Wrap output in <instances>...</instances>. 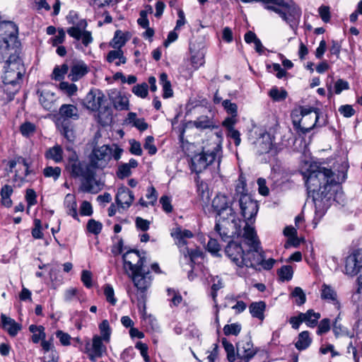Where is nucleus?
<instances>
[{"label": "nucleus", "mask_w": 362, "mask_h": 362, "mask_svg": "<svg viewBox=\"0 0 362 362\" xmlns=\"http://www.w3.org/2000/svg\"><path fill=\"white\" fill-rule=\"evenodd\" d=\"M264 8L279 14L289 26L294 29L299 23L301 10L292 0H262Z\"/></svg>", "instance_id": "f03ea898"}, {"label": "nucleus", "mask_w": 362, "mask_h": 362, "mask_svg": "<svg viewBox=\"0 0 362 362\" xmlns=\"http://www.w3.org/2000/svg\"><path fill=\"white\" fill-rule=\"evenodd\" d=\"M362 266V254L355 251L349 255L345 261V273L350 276L356 275Z\"/></svg>", "instance_id": "aec40b11"}, {"label": "nucleus", "mask_w": 362, "mask_h": 362, "mask_svg": "<svg viewBox=\"0 0 362 362\" xmlns=\"http://www.w3.org/2000/svg\"><path fill=\"white\" fill-rule=\"evenodd\" d=\"M99 329L101 334V338L105 341H109L110 334H111V329L109 325V322L107 320H104L102 321V322L99 325Z\"/></svg>", "instance_id": "49530a36"}, {"label": "nucleus", "mask_w": 362, "mask_h": 362, "mask_svg": "<svg viewBox=\"0 0 362 362\" xmlns=\"http://www.w3.org/2000/svg\"><path fill=\"white\" fill-rule=\"evenodd\" d=\"M212 206L217 212L218 217L235 216V212L231 207L229 198L223 194H218L214 198Z\"/></svg>", "instance_id": "dca6fc26"}, {"label": "nucleus", "mask_w": 362, "mask_h": 362, "mask_svg": "<svg viewBox=\"0 0 362 362\" xmlns=\"http://www.w3.org/2000/svg\"><path fill=\"white\" fill-rule=\"evenodd\" d=\"M171 236L173 238L175 244L178 247L184 246L187 244L186 239L193 237V233L189 230L183 229L180 226H176L171 230Z\"/></svg>", "instance_id": "5701e85b"}, {"label": "nucleus", "mask_w": 362, "mask_h": 362, "mask_svg": "<svg viewBox=\"0 0 362 362\" xmlns=\"http://www.w3.org/2000/svg\"><path fill=\"white\" fill-rule=\"evenodd\" d=\"M192 124L196 128L200 129L216 128L213 120L205 115L199 117L196 120L192 122Z\"/></svg>", "instance_id": "72a5a7b5"}, {"label": "nucleus", "mask_w": 362, "mask_h": 362, "mask_svg": "<svg viewBox=\"0 0 362 362\" xmlns=\"http://www.w3.org/2000/svg\"><path fill=\"white\" fill-rule=\"evenodd\" d=\"M122 151V149L117 146H95L90 153L88 159L95 170L96 169L103 170L107 166L112 158L118 160L121 158Z\"/></svg>", "instance_id": "20e7f679"}, {"label": "nucleus", "mask_w": 362, "mask_h": 362, "mask_svg": "<svg viewBox=\"0 0 362 362\" xmlns=\"http://www.w3.org/2000/svg\"><path fill=\"white\" fill-rule=\"evenodd\" d=\"M103 339L95 335L93 338V354L89 355V358L91 361H95V357H101L105 351L106 349L104 344H103Z\"/></svg>", "instance_id": "cd10ccee"}, {"label": "nucleus", "mask_w": 362, "mask_h": 362, "mask_svg": "<svg viewBox=\"0 0 362 362\" xmlns=\"http://www.w3.org/2000/svg\"><path fill=\"white\" fill-rule=\"evenodd\" d=\"M337 293L330 286L323 284L322 286L321 297L324 300L337 302Z\"/></svg>", "instance_id": "a19ab883"}, {"label": "nucleus", "mask_w": 362, "mask_h": 362, "mask_svg": "<svg viewBox=\"0 0 362 362\" xmlns=\"http://www.w3.org/2000/svg\"><path fill=\"white\" fill-rule=\"evenodd\" d=\"M270 98L276 102L284 100L288 93L286 90L282 88H278L277 87H273L269 92Z\"/></svg>", "instance_id": "ea45409f"}, {"label": "nucleus", "mask_w": 362, "mask_h": 362, "mask_svg": "<svg viewBox=\"0 0 362 362\" xmlns=\"http://www.w3.org/2000/svg\"><path fill=\"white\" fill-rule=\"evenodd\" d=\"M64 204L67 214L78 220L76 197L72 194H67L64 198Z\"/></svg>", "instance_id": "bb28decb"}, {"label": "nucleus", "mask_w": 362, "mask_h": 362, "mask_svg": "<svg viewBox=\"0 0 362 362\" xmlns=\"http://www.w3.org/2000/svg\"><path fill=\"white\" fill-rule=\"evenodd\" d=\"M132 173L131 168H129V165H127L126 163H122L119 165L117 171V176L119 179H124L128 176H129Z\"/></svg>", "instance_id": "bf43d9fd"}, {"label": "nucleus", "mask_w": 362, "mask_h": 362, "mask_svg": "<svg viewBox=\"0 0 362 362\" xmlns=\"http://www.w3.org/2000/svg\"><path fill=\"white\" fill-rule=\"evenodd\" d=\"M153 141L154 138L152 136H148L145 139L144 147L150 155H154L157 152V148L153 144Z\"/></svg>", "instance_id": "052dcab7"}, {"label": "nucleus", "mask_w": 362, "mask_h": 362, "mask_svg": "<svg viewBox=\"0 0 362 362\" xmlns=\"http://www.w3.org/2000/svg\"><path fill=\"white\" fill-rule=\"evenodd\" d=\"M330 329V320L328 318L322 320L318 325L317 334L319 335L327 333Z\"/></svg>", "instance_id": "e2e57ef3"}, {"label": "nucleus", "mask_w": 362, "mask_h": 362, "mask_svg": "<svg viewBox=\"0 0 362 362\" xmlns=\"http://www.w3.org/2000/svg\"><path fill=\"white\" fill-rule=\"evenodd\" d=\"M103 224L94 219H90L87 223V229L88 232L98 235L101 232Z\"/></svg>", "instance_id": "3c124183"}, {"label": "nucleus", "mask_w": 362, "mask_h": 362, "mask_svg": "<svg viewBox=\"0 0 362 362\" xmlns=\"http://www.w3.org/2000/svg\"><path fill=\"white\" fill-rule=\"evenodd\" d=\"M240 221L235 218V216L218 217L214 230L218 233L223 241L237 235H243L240 228Z\"/></svg>", "instance_id": "423d86ee"}, {"label": "nucleus", "mask_w": 362, "mask_h": 362, "mask_svg": "<svg viewBox=\"0 0 362 362\" xmlns=\"http://www.w3.org/2000/svg\"><path fill=\"white\" fill-rule=\"evenodd\" d=\"M223 346L227 354V358L229 362H234L235 360V352L233 345L229 342L226 338L221 340Z\"/></svg>", "instance_id": "37998d69"}, {"label": "nucleus", "mask_w": 362, "mask_h": 362, "mask_svg": "<svg viewBox=\"0 0 362 362\" xmlns=\"http://www.w3.org/2000/svg\"><path fill=\"white\" fill-rule=\"evenodd\" d=\"M312 339L310 337L309 332L303 331L298 334L295 346L299 351L305 350L310 345Z\"/></svg>", "instance_id": "473e14b6"}, {"label": "nucleus", "mask_w": 362, "mask_h": 362, "mask_svg": "<svg viewBox=\"0 0 362 362\" xmlns=\"http://www.w3.org/2000/svg\"><path fill=\"white\" fill-rule=\"evenodd\" d=\"M134 200V196L132 191L127 187L121 186L117 189L115 197L116 203L122 209H128Z\"/></svg>", "instance_id": "412c9836"}, {"label": "nucleus", "mask_w": 362, "mask_h": 362, "mask_svg": "<svg viewBox=\"0 0 362 362\" xmlns=\"http://www.w3.org/2000/svg\"><path fill=\"white\" fill-rule=\"evenodd\" d=\"M66 170L71 177L82 178L89 175L94 169L90 161L86 163L81 160L76 152L73 151L68 158Z\"/></svg>", "instance_id": "1a4fd4ad"}, {"label": "nucleus", "mask_w": 362, "mask_h": 362, "mask_svg": "<svg viewBox=\"0 0 362 362\" xmlns=\"http://www.w3.org/2000/svg\"><path fill=\"white\" fill-rule=\"evenodd\" d=\"M61 132L69 141L74 140L75 134L74 130L69 127L65 121L62 124Z\"/></svg>", "instance_id": "5fc2aeb1"}, {"label": "nucleus", "mask_w": 362, "mask_h": 362, "mask_svg": "<svg viewBox=\"0 0 362 362\" xmlns=\"http://www.w3.org/2000/svg\"><path fill=\"white\" fill-rule=\"evenodd\" d=\"M114 240H116L117 243L115 244H114V245L112 246V252L115 255H118L120 253H122L123 251V245H124L123 240L122 238H120L117 235L114 238Z\"/></svg>", "instance_id": "69168bd1"}, {"label": "nucleus", "mask_w": 362, "mask_h": 362, "mask_svg": "<svg viewBox=\"0 0 362 362\" xmlns=\"http://www.w3.org/2000/svg\"><path fill=\"white\" fill-rule=\"evenodd\" d=\"M104 295L105 296L106 300L115 305L117 303V299L115 298V292L112 286L110 284H106L104 286Z\"/></svg>", "instance_id": "603ef678"}, {"label": "nucleus", "mask_w": 362, "mask_h": 362, "mask_svg": "<svg viewBox=\"0 0 362 362\" xmlns=\"http://www.w3.org/2000/svg\"><path fill=\"white\" fill-rule=\"evenodd\" d=\"M241 330V326L239 324L233 323L226 325L223 327V332L226 335H238Z\"/></svg>", "instance_id": "6e6d98bb"}, {"label": "nucleus", "mask_w": 362, "mask_h": 362, "mask_svg": "<svg viewBox=\"0 0 362 362\" xmlns=\"http://www.w3.org/2000/svg\"><path fill=\"white\" fill-rule=\"evenodd\" d=\"M222 105L226 112L231 116H237L238 106L235 103H231L229 100H225L223 101Z\"/></svg>", "instance_id": "13d9d810"}, {"label": "nucleus", "mask_w": 362, "mask_h": 362, "mask_svg": "<svg viewBox=\"0 0 362 362\" xmlns=\"http://www.w3.org/2000/svg\"><path fill=\"white\" fill-rule=\"evenodd\" d=\"M255 144L259 154L268 153L271 150L273 144L272 136L267 132H263L259 134Z\"/></svg>", "instance_id": "b1692460"}, {"label": "nucleus", "mask_w": 362, "mask_h": 362, "mask_svg": "<svg viewBox=\"0 0 362 362\" xmlns=\"http://www.w3.org/2000/svg\"><path fill=\"white\" fill-rule=\"evenodd\" d=\"M59 88L63 93L66 94L68 96L74 95L78 90L76 85H75L74 83H69L66 81L61 82L59 85Z\"/></svg>", "instance_id": "a18cd8bd"}, {"label": "nucleus", "mask_w": 362, "mask_h": 362, "mask_svg": "<svg viewBox=\"0 0 362 362\" xmlns=\"http://www.w3.org/2000/svg\"><path fill=\"white\" fill-rule=\"evenodd\" d=\"M66 34L63 29H59L57 35L51 38L52 45L53 46H57L64 42L65 40Z\"/></svg>", "instance_id": "338daca9"}, {"label": "nucleus", "mask_w": 362, "mask_h": 362, "mask_svg": "<svg viewBox=\"0 0 362 362\" xmlns=\"http://www.w3.org/2000/svg\"><path fill=\"white\" fill-rule=\"evenodd\" d=\"M39 95V101L42 106L47 110H51L54 106V93L49 90H42L41 92H38Z\"/></svg>", "instance_id": "c85d7f7f"}, {"label": "nucleus", "mask_w": 362, "mask_h": 362, "mask_svg": "<svg viewBox=\"0 0 362 362\" xmlns=\"http://www.w3.org/2000/svg\"><path fill=\"white\" fill-rule=\"evenodd\" d=\"M245 252L242 245L234 240L229 241L225 248L226 256L238 267H243Z\"/></svg>", "instance_id": "2eb2a0df"}, {"label": "nucleus", "mask_w": 362, "mask_h": 362, "mask_svg": "<svg viewBox=\"0 0 362 362\" xmlns=\"http://www.w3.org/2000/svg\"><path fill=\"white\" fill-rule=\"evenodd\" d=\"M239 204L241 215L245 218V225L243 228V238L252 240L255 235V229L252 226L255 221V216L258 212V204L248 194H243L240 197Z\"/></svg>", "instance_id": "7ed1b4c3"}, {"label": "nucleus", "mask_w": 362, "mask_h": 362, "mask_svg": "<svg viewBox=\"0 0 362 362\" xmlns=\"http://www.w3.org/2000/svg\"><path fill=\"white\" fill-rule=\"evenodd\" d=\"M2 76L5 84H16L21 80L25 72L21 59L16 55H11L6 62Z\"/></svg>", "instance_id": "0eeeda50"}, {"label": "nucleus", "mask_w": 362, "mask_h": 362, "mask_svg": "<svg viewBox=\"0 0 362 362\" xmlns=\"http://www.w3.org/2000/svg\"><path fill=\"white\" fill-rule=\"evenodd\" d=\"M129 276H131L138 291L141 293V297L144 298V293L151 284L152 279L149 271L143 269L142 272H138Z\"/></svg>", "instance_id": "a211bd4d"}, {"label": "nucleus", "mask_w": 362, "mask_h": 362, "mask_svg": "<svg viewBox=\"0 0 362 362\" xmlns=\"http://www.w3.org/2000/svg\"><path fill=\"white\" fill-rule=\"evenodd\" d=\"M237 356L244 362H249L252 358L267 359V354L254 348L250 339L239 341L237 344Z\"/></svg>", "instance_id": "9d476101"}, {"label": "nucleus", "mask_w": 362, "mask_h": 362, "mask_svg": "<svg viewBox=\"0 0 362 362\" xmlns=\"http://www.w3.org/2000/svg\"><path fill=\"white\" fill-rule=\"evenodd\" d=\"M244 239L250 248L245 252L243 267L255 268L256 266L259 265L263 260V255L259 248V242L257 239V233H255V237L251 240L247 238Z\"/></svg>", "instance_id": "9b49d317"}, {"label": "nucleus", "mask_w": 362, "mask_h": 362, "mask_svg": "<svg viewBox=\"0 0 362 362\" xmlns=\"http://www.w3.org/2000/svg\"><path fill=\"white\" fill-rule=\"evenodd\" d=\"M45 156L55 163H60L63 160V149L60 146L56 145L46 151Z\"/></svg>", "instance_id": "f704fd0d"}, {"label": "nucleus", "mask_w": 362, "mask_h": 362, "mask_svg": "<svg viewBox=\"0 0 362 362\" xmlns=\"http://www.w3.org/2000/svg\"><path fill=\"white\" fill-rule=\"evenodd\" d=\"M76 17L77 14L74 12H70L67 16L69 23L74 25V26L67 29V33L76 40H81L83 45L88 47L93 40L91 32L85 30L87 27L86 21L82 19L76 23L74 19Z\"/></svg>", "instance_id": "6e6552de"}, {"label": "nucleus", "mask_w": 362, "mask_h": 362, "mask_svg": "<svg viewBox=\"0 0 362 362\" xmlns=\"http://www.w3.org/2000/svg\"><path fill=\"white\" fill-rule=\"evenodd\" d=\"M68 71L69 66L66 64L62 66H56L52 72V78L55 81H60L64 78Z\"/></svg>", "instance_id": "c03bdc74"}, {"label": "nucleus", "mask_w": 362, "mask_h": 362, "mask_svg": "<svg viewBox=\"0 0 362 362\" xmlns=\"http://www.w3.org/2000/svg\"><path fill=\"white\" fill-rule=\"evenodd\" d=\"M305 186L311 194L315 207V220L324 216L332 199L331 188L337 184L335 175L331 169L317 163L306 162L301 169Z\"/></svg>", "instance_id": "f257e3e1"}, {"label": "nucleus", "mask_w": 362, "mask_h": 362, "mask_svg": "<svg viewBox=\"0 0 362 362\" xmlns=\"http://www.w3.org/2000/svg\"><path fill=\"white\" fill-rule=\"evenodd\" d=\"M211 281L212 283L211 296H212L214 300H215L216 296H217L216 293L219 289H221V288L223 287V283L221 278L218 277V276H212Z\"/></svg>", "instance_id": "09e8293b"}, {"label": "nucleus", "mask_w": 362, "mask_h": 362, "mask_svg": "<svg viewBox=\"0 0 362 362\" xmlns=\"http://www.w3.org/2000/svg\"><path fill=\"white\" fill-rule=\"evenodd\" d=\"M319 117V111L313 107H301L300 111L291 113L293 126L303 134L309 132L316 126Z\"/></svg>", "instance_id": "39448f33"}, {"label": "nucleus", "mask_w": 362, "mask_h": 362, "mask_svg": "<svg viewBox=\"0 0 362 362\" xmlns=\"http://www.w3.org/2000/svg\"><path fill=\"white\" fill-rule=\"evenodd\" d=\"M124 269L128 274L142 272L144 268V258L141 257L137 250H129L123 255Z\"/></svg>", "instance_id": "f8f14e48"}, {"label": "nucleus", "mask_w": 362, "mask_h": 362, "mask_svg": "<svg viewBox=\"0 0 362 362\" xmlns=\"http://www.w3.org/2000/svg\"><path fill=\"white\" fill-rule=\"evenodd\" d=\"M80 214L81 216H90L93 214V208L90 203L88 201H83L80 206Z\"/></svg>", "instance_id": "774afa93"}, {"label": "nucleus", "mask_w": 362, "mask_h": 362, "mask_svg": "<svg viewBox=\"0 0 362 362\" xmlns=\"http://www.w3.org/2000/svg\"><path fill=\"white\" fill-rule=\"evenodd\" d=\"M110 99L114 107L117 110H127L129 107V98L124 93L117 90H111Z\"/></svg>", "instance_id": "4be33fe9"}, {"label": "nucleus", "mask_w": 362, "mask_h": 362, "mask_svg": "<svg viewBox=\"0 0 362 362\" xmlns=\"http://www.w3.org/2000/svg\"><path fill=\"white\" fill-rule=\"evenodd\" d=\"M132 92L137 96L144 98L148 95V85L145 83L133 87Z\"/></svg>", "instance_id": "4d7b16f0"}, {"label": "nucleus", "mask_w": 362, "mask_h": 362, "mask_svg": "<svg viewBox=\"0 0 362 362\" xmlns=\"http://www.w3.org/2000/svg\"><path fill=\"white\" fill-rule=\"evenodd\" d=\"M44 175L47 177H53L54 180H57L61 175V168L59 167H47L43 171Z\"/></svg>", "instance_id": "864d4df0"}, {"label": "nucleus", "mask_w": 362, "mask_h": 362, "mask_svg": "<svg viewBox=\"0 0 362 362\" xmlns=\"http://www.w3.org/2000/svg\"><path fill=\"white\" fill-rule=\"evenodd\" d=\"M303 322L310 327H314L317 325L318 320L320 318V313H315L313 310H308L306 313H300Z\"/></svg>", "instance_id": "2f4dec72"}, {"label": "nucleus", "mask_w": 362, "mask_h": 362, "mask_svg": "<svg viewBox=\"0 0 362 362\" xmlns=\"http://www.w3.org/2000/svg\"><path fill=\"white\" fill-rule=\"evenodd\" d=\"M146 197L148 199V204L152 206L154 205L158 199V193L153 186L148 187Z\"/></svg>", "instance_id": "0e129e2a"}, {"label": "nucleus", "mask_w": 362, "mask_h": 362, "mask_svg": "<svg viewBox=\"0 0 362 362\" xmlns=\"http://www.w3.org/2000/svg\"><path fill=\"white\" fill-rule=\"evenodd\" d=\"M59 114L64 119H76L78 118V109L73 105H62L59 108Z\"/></svg>", "instance_id": "c756f323"}, {"label": "nucleus", "mask_w": 362, "mask_h": 362, "mask_svg": "<svg viewBox=\"0 0 362 362\" xmlns=\"http://www.w3.org/2000/svg\"><path fill=\"white\" fill-rule=\"evenodd\" d=\"M12 193L13 189L8 185L3 186L0 192L1 204L7 208H10L12 206V200L10 198Z\"/></svg>", "instance_id": "c9c22d12"}, {"label": "nucleus", "mask_w": 362, "mask_h": 362, "mask_svg": "<svg viewBox=\"0 0 362 362\" xmlns=\"http://www.w3.org/2000/svg\"><path fill=\"white\" fill-rule=\"evenodd\" d=\"M126 122L128 124H132V126L143 132L148 129V124L145 122L144 118H137L136 114L134 112H129L127 115Z\"/></svg>", "instance_id": "7c9ffc66"}, {"label": "nucleus", "mask_w": 362, "mask_h": 362, "mask_svg": "<svg viewBox=\"0 0 362 362\" xmlns=\"http://www.w3.org/2000/svg\"><path fill=\"white\" fill-rule=\"evenodd\" d=\"M105 95L97 88L91 89L83 99V104L88 110L97 111L105 101Z\"/></svg>", "instance_id": "f3484780"}, {"label": "nucleus", "mask_w": 362, "mask_h": 362, "mask_svg": "<svg viewBox=\"0 0 362 362\" xmlns=\"http://www.w3.org/2000/svg\"><path fill=\"white\" fill-rule=\"evenodd\" d=\"M18 28L11 21H0V48L7 49L17 37Z\"/></svg>", "instance_id": "4468645a"}, {"label": "nucleus", "mask_w": 362, "mask_h": 362, "mask_svg": "<svg viewBox=\"0 0 362 362\" xmlns=\"http://www.w3.org/2000/svg\"><path fill=\"white\" fill-rule=\"evenodd\" d=\"M88 72L87 65L83 62H75L71 68L69 77L72 81H77Z\"/></svg>", "instance_id": "393cba45"}, {"label": "nucleus", "mask_w": 362, "mask_h": 362, "mask_svg": "<svg viewBox=\"0 0 362 362\" xmlns=\"http://www.w3.org/2000/svg\"><path fill=\"white\" fill-rule=\"evenodd\" d=\"M216 156L215 150L194 155L191 159V170L197 174L202 173L216 160Z\"/></svg>", "instance_id": "ddd939ff"}, {"label": "nucleus", "mask_w": 362, "mask_h": 362, "mask_svg": "<svg viewBox=\"0 0 362 362\" xmlns=\"http://www.w3.org/2000/svg\"><path fill=\"white\" fill-rule=\"evenodd\" d=\"M1 318L3 328L8 332L10 336H16L21 329V325L12 318L6 317L4 314L1 315Z\"/></svg>", "instance_id": "a878e982"}, {"label": "nucleus", "mask_w": 362, "mask_h": 362, "mask_svg": "<svg viewBox=\"0 0 362 362\" xmlns=\"http://www.w3.org/2000/svg\"><path fill=\"white\" fill-rule=\"evenodd\" d=\"M291 295L295 298V302L298 305H301L305 303L306 296L300 287H296L292 291Z\"/></svg>", "instance_id": "de8ad7c7"}, {"label": "nucleus", "mask_w": 362, "mask_h": 362, "mask_svg": "<svg viewBox=\"0 0 362 362\" xmlns=\"http://www.w3.org/2000/svg\"><path fill=\"white\" fill-rule=\"evenodd\" d=\"M160 83L162 85L163 91V98H168L173 95V90L171 88L170 81L168 79V75L165 73H162L160 75Z\"/></svg>", "instance_id": "e433bc0d"}, {"label": "nucleus", "mask_w": 362, "mask_h": 362, "mask_svg": "<svg viewBox=\"0 0 362 362\" xmlns=\"http://www.w3.org/2000/svg\"><path fill=\"white\" fill-rule=\"evenodd\" d=\"M207 250L214 255L217 256L218 255L221 247L216 239L210 238L207 243Z\"/></svg>", "instance_id": "680f3d73"}, {"label": "nucleus", "mask_w": 362, "mask_h": 362, "mask_svg": "<svg viewBox=\"0 0 362 362\" xmlns=\"http://www.w3.org/2000/svg\"><path fill=\"white\" fill-rule=\"evenodd\" d=\"M265 307V303L262 301L252 303L250 305V312L252 317L262 320L264 318V311Z\"/></svg>", "instance_id": "4c0bfd02"}, {"label": "nucleus", "mask_w": 362, "mask_h": 362, "mask_svg": "<svg viewBox=\"0 0 362 362\" xmlns=\"http://www.w3.org/2000/svg\"><path fill=\"white\" fill-rule=\"evenodd\" d=\"M95 170H93L89 175L80 178L81 180L79 189L83 192L97 194L99 192L102 187L100 182L95 179Z\"/></svg>", "instance_id": "6ab92c4d"}, {"label": "nucleus", "mask_w": 362, "mask_h": 362, "mask_svg": "<svg viewBox=\"0 0 362 362\" xmlns=\"http://www.w3.org/2000/svg\"><path fill=\"white\" fill-rule=\"evenodd\" d=\"M117 59H119V62H115L117 66L126 63V58L124 57L123 52L121 49L111 50L107 54V60L108 62H113Z\"/></svg>", "instance_id": "58836bf2"}, {"label": "nucleus", "mask_w": 362, "mask_h": 362, "mask_svg": "<svg viewBox=\"0 0 362 362\" xmlns=\"http://www.w3.org/2000/svg\"><path fill=\"white\" fill-rule=\"evenodd\" d=\"M278 275L282 281H289L293 276V270L291 266L285 265L278 270Z\"/></svg>", "instance_id": "8fccbe9b"}, {"label": "nucleus", "mask_w": 362, "mask_h": 362, "mask_svg": "<svg viewBox=\"0 0 362 362\" xmlns=\"http://www.w3.org/2000/svg\"><path fill=\"white\" fill-rule=\"evenodd\" d=\"M190 50L192 49L190 48ZM192 52L191 62L195 69L199 68L204 64V52L203 50H199L195 52Z\"/></svg>", "instance_id": "79ce46f5"}]
</instances>
